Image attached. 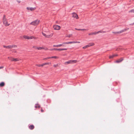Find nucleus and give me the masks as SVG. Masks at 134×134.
<instances>
[{
  "label": "nucleus",
  "instance_id": "nucleus-32",
  "mask_svg": "<svg viewBox=\"0 0 134 134\" xmlns=\"http://www.w3.org/2000/svg\"><path fill=\"white\" fill-rule=\"evenodd\" d=\"M58 66V64L54 65H53V66L54 67H57Z\"/></svg>",
  "mask_w": 134,
  "mask_h": 134
},
{
  "label": "nucleus",
  "instance_id": "nucleus-30",
  "mask_svg": "<svg viewBox=\"0 0 134 134\" xmlns=\"http://www.w3.org/2000/svg\"><path fill=\"white\" fill-rule=\"evenodd\" d=\"M67 49L66 48L60 49V51L66 50Z\"/></svg>",
  "mask_w": 134,
  "mask_h": 134
},
{
  "label": "nucleus",
  "instance_id": "nucleus-2",
  "mask_svg": "<svg viewBox=\"0 0 134 134\" xmlns=\"http://www.w3.org/2000/svg\"><path fill=\"white\" fill-rule=\"evenodd\" d=\"M39 22L40 20H37L31 22L30 23V24L32 25L36 26L38 25L39 24Z\"/></svg>",
  "mask_w": 134,
  "mask_h": 134
},
{
  "label": "nucleus",
  "instance_id": "nucleus-25",
  "mask_svg": "<svg viewBox=\"0 0 134 134\" xmlns=\"http://www.w3.org/2000/svg\"><path fill=\"white\" fill-rule=\"evenodd\" d=\"M129 13H134V9H132L129 11Z\"/></svg>",
  "mask_w": 134,
  "mask_h": 134
},
{
  "label": "nucleus",
  "instance_id": "nucleus-27",
  "mask_svg": "<svg viewBox=\"0 0 134 134\" xmlns=\"http://www.w3.org/2000/svg\"><path fill=\"white\" fill-rule=\"evenodd\" d=\"M114 57V55H110L109 57V58H113Z\"/></svg>",
  "mask_w": 134,
  "mask_h": 134
},
{
  "label": "nucleus",
  "instance_id": "nucleus-38",
  "mask_svg": "<svg viewBox=\"0 0 134 134\" xmlns=\"http://www.w3.org/2000/svg\"><path fill=\"white\" fill-rule=\"evenodd\" d=\"M57 45H54L53 46L54 47H57Z\"/></svg>",
  "mask_w": 134,
  "mask_h": 134
},
{
  "label": "nucleus",
  "instance_id": "nucleus-9",
  "mask_svg": "<svg viewBox=\"0 0 134 134\" xmlns=\"http://www.w3.org/2000/svg\"><path fill=\"white\" fill-rule=\"evenodd\" d=\"M42 35L44 36L45 37H46L47 38H50V37H52L53 36V34H52V35L51 34L49 35H47V36L43 32H42Z\"/></svg>",
  "mask_w": 134,
  "mask_h": 134
},
{
  "label": "nucleus",
  "instance_id": "nucleus-12",
  "mask_svg": "<svg viewBox=\"0 0 134 134\" xmlns=\"http://www.w3.org/2000/svg\"><path fill=\"white\" fill-rule=\"evenodd\" d=\"M71 17H78V15L75 13H73L71 14Z\"/></svg>",
  "mask_w": 134,
  "mask_h": 134
},
{
  "label": "nucleus",
  "instance_id": "nucleus-42",
  "mask_svg": "<svg viewBox=\"0 0 134 134\" xmlns=\"http://www.w3.org/2000/svg\"><path fill=\"white\" fill-rule=\"evenodd\" d=\"M76 19H78V18L79 17H75Z\"/></svg>",
  "mask_w": 134,
  "mask_h": 134
},
{
  "label": "nucleus",
  "instance_id": "nucleus-26",
  "mask_svg": "<svg viewBox=\"0 0 134 134\" xmlns=\"http://www.w3.org/2000/svg\"><path fill=\"white\" fill-rule=\"evenodd\" d=\"M51 59L50 57H48L47 58H44L43 59V60H47L48 59Z\"/></svg>",
  "mask_w": 134,
  "mask_h": 134
},
{
  "label": "nucleus",
  "instance_id": "nucleus-18",
  "mask_svg": "<svg viewBox=\"0 0 134 134\" xmlns=\"http://www.w3.org/2000/svg\"><path fill=\"white\" fill-rule=\"evenodd\" d=\"M37 38L36 37H34V36H29V39H36Z\"/></svg>",
  "mask_w": 134,
  "mask_h": 134
},
{
  "label": "nucleus",
  "instance_id": "nucleus-39",
  "mask_svg": "<svg viewBox=\"0 0 134 134\" xmlns=\"http://www.w3.org/2000/svg\"><path fill=\"white\" fill-rule=\"evenodd\" d=\"M3 68V66H1V67H0V69H2Z\"/></svg>",
  "mask_w": 134,
  "mask_h": 134
},
{
  "label": "nucleus",
  "instance_id": "nucleus-43",
  "mask_svg": "<svg viewBox=\"0 0 134 134\" xmlns=\"http://www.w3.org/2000/svg\"><path fill=\"white\" fill-rule=\"evenodd\" d=\"M3 17H5V15H4L3 16Z\"/></svg>",
  "mask_w": 134,
  "mask_h": 134
},
{
  "label": "nucleus",
  "instance_id": "nucleus-40",
  "mask_svg": "<svg viewBox=\"0 0 134 134\" xmlns=\"http://www.w3.org/2000/svg\"><path fill=\"white\" fill-rule=\"evenodd\" d=\"M113 55H114V57L117 56V55L116 54Z\"/></svg>",
  "mask_w": 134,
  "mask_h": 134
},
{
  "label": "nucleus",
  "instance_id": "nucleus-28",
  "mask_svg": "<svg viewBox=\"0 0 134 134\" xmlns=\"http://www.w3.org/2000/svg\"><path fill=\"white\" fill-rule=\"evenodd\" d=\"M37 47H38L36 46H34L32 47L33 48L35 49H37Z\"/></svg>",
  "mask_w": 134,
  "mask_h": 134
},
{
  "label": "nucleus",
  "instance_id": "nucleus-19",
  "mask_svg": "<svg viewBox=\"0 0 134 134\" xmlns=\"http://www.w3.org/2000/svg\"><path fill=\"white\" fill-rule=\"evenodd\" d=\"M94 45V43H89L88 45L89 46V47L91 46H92Z\"/></svg>",
  "mask_w": 134,
  "mask_h": 134
},
{
  "label": "nucleus",
  "instance_id": "nucleus-21",
  "mask_svg": "<svg viewBox=\"0 0 134 134\" xmlns=\"http://www.w3.org/2000/svg\"><path fill=\"white\" fill-rule=\"evenodd\" d=\"M44 49V48L43 47H37V49L38 50H41V49Z\"/></svg>",
  "mask_w": 134,
  "mask_h": 134
},
{
  "label": "nucleus",
  "instance_id": "nucleus-8",
  "mask_svg": "<svg viewBox=\"0 0 134 134\" xmlns=\"http://www.w3.org/2000/svg\"><path fill=\"white\" fill-rule=\"evenodd\" d=\"M100 32H101L100 31H99L97 32H94L89 33L88 35L89 36L92 35H96L97 34H98Z\"/></svg>",
  "mask_w": 134,
  "mask_h": 134
},
{
  "label": "nucleus",
  "instance_id": "nucleus-14",
  "mask_svg": "<svg viewBox=\"0 0 134 134\" xmlns=\"http://www.w3.org/2000/svg\"><path fill=\"white\" fill-rule=\"evenodd\" d=\"M75 29L76 30H77L79 31H88V29H77L76 28H75Z\"/></svg>",
  "mask_w": 134,
  "mask_h": 134
},
{
  "label": "nucleus",
  "instance_id": "nucleus-15",
  "mask_svg": "<svg viewBox=\"0 0 134 134\" xmlns=\"http://www.w3.org/2000/svg\"><path fill=\"white\" fill-rule=\"evenodd\" d=\"M51 64V63L50 62H48L46 63H44L42 64V66H43L44 65H49Z\"/></svg>",
  "mask_w": 134,
  "mask_h": 134
},
{
  "label": "nucleus",
  "instance_id": "nucleus-1",
  "mask_svg": "<svg viewBox=\"0 0 134 134\" xmlns=\"http://www.w3.org/2000/svg\"><path fill=\"white\" fill-rule=\"evenodd\" d=\"M3 24L5 26H8L10 25V23L9 22L8 20L7 19L6 17H3Z\"/></svg>",
  "mask_w": 134,
  "mask_h": 134
},
{
  "label": "nucleus",
  "instance_id": "nucleus-34",
  "mask_svg": "<svg viewBox=\"0 0 134 134\" xmlns=\"http://www.w3.org/2000/svg\"><path fill=\"white\" fill-rule=\"evenodd\" d=\"M55 50H57V51H60V49L59 48V49H57V48H55Z\"/></svg>",
  "mask_w": 134,
  "mask_h": 134
},
{
  "label": "nucleus",
  "instance_id": "nucleus-24",
  "mask_svg": "<svg viewBox=\"0 0 134 134\" xmlns=\"http://www.w3.org/2000/svg\"><path fill=\"white\" fill-rule=\"evenodd\" d=\"M89 47V46H88V45H87L86 46L83 47V48L84 49H86Z\"/></svg>",
  "mask_w": 134,
  "mask_h": 134
},
{
  "label": "nucleus",
  "instance_id": "nucleus-3",
  "mask_svg": "<svg viewBox=\"0 0 134 134\" xmlns=\"http://www.w3.org/2000/svg\"><path fill=\"white\" fill-rule=\"evenodd\" d=\"M77 61L76 60H70L64 63V64L67 65L70 64H72L76 63Z\"/></svg>",
  "mask_w": 134,
  "mask_h": 134
},
{
  "label": "nucleus",
  "instance_id": "nucleus-36",
  "mask_svg": "<svg viewBox=\"0 0 134 134\" xmlns=\"http://www.w3.org/2000/svg\"><path fill=\"white\" fill-rule=\"evenodd\" d=\"M41 111L42 112H44V110H43V109L42 108L41 109Z\"/></svg>",
  "mask_w": 134,
  "mask_h": 134
},
{
  "label": "nucleus",
  "instance_id": "nucleus-6",
  "mask_svg": "<svg viewBox=\"0 0 134 134\" xmlns=\"http://www.w3.org/2000/svg\"><path fill=\"white\" fill-rule=\"evenodd\" d=\"M54 29L56 30H59L60 29L61 27L58 25H55L53 26Z\"/></svg>",
  "mask_w": 134,
  "mask_h": 134
},
{
  "label": "nucleus",
  "instance_id": "nucleus-23",
  "mask_svg": "<svg viewBox=\"0 0 134 134\" xmlns=\"http://www.w3.org/2000/svg\"><path fill=\"white\" fill-rule=\"evenodd\" d=\"M40 106L39 104H36L35 105V107L36 108H40Z\"/></svg>",
  "mask_w": 134,
  "mask_h": 134
},
{
  "label": "nucleus",
  "instance_id": "nucleus-22",
  "mask_svg": "<svg viewBox=\"0 0 134 134\" xmlns=\"http://www.w3.org/2000/svg\"><path fill=\"white\" fill-rule=\"evenodd\" d=\"M51 58H54L55 59H58L59 58V57L57 56H53L52 57H50Z\"/></svg>",
  "mask_w": 134,
  "mask_h": 134
},
{
  "label": "nucleus",
  "instance_id": "nucleus-11",
  "mask_svg": "<svg viewBox=\"0 0 134 134\" xmlns=\"http://www.w3.org/2000/svg\"><path fill=\"white\" fill-rule=\"evenodd\" d=\"M26 9L28 10H30L31 11H32L33 10H35L36 9V8L34 7V8H32V7H27L26 8Z\"/></svg>",
  "mask_w": 134,
  "mask_h": 134
},
{
  "label": "nucleus",
  "instance_id": "nucleus-10",
  "mask_svg": "<svg viewBox=\"0 0 134 134\" xmlns=\"http://www.w3.org/2000/svg\"><path fill=\"white\" fill-rule=\"evenodd\" d=\"M127 30L126 29H124L120 31H119V32H113V33H115V34H120V33H121L125 31H126Z\"/></svg>",
  "mask_w": 134,
  "mask_h": 134
},
{
  "label": "nucleus",
  "instance_id": "nucleus-7",
  "mask_svg": "<svg viewBox=\"0 0 134 134\" xmlns=\"http://www.w3.org/2000/svg\"><path fill=\"white\" fill-rule=\"evenodd\" d=\"M8 58L9 60H10L14 62H17L19 60V59L18 58H14L12 57H8Z\"/></svg>",
  "mask_w": 134,
  "mask_h": 134
},
{
  "label": "nucleus",
  "instance_id": "nucleus-31",
  "mask_svg": "<svg viewBox=\"0 0 134 134\" xmlns=\"http://www.w3.org/2000/svg\"><path fill=\"white\" fill-rule=\"evenodd\" d=\"M72 36V35H67L66 36V37H70Z\"/></svg>",
  "mask_w": 134,
  "mask_h": 134
},
{
  "label": "nucleus",
  "instance_id": "nucleus-4",
  "mask_svg": "<svg viewBox=\"0 0 134 134\" xmlns=\"http://www.w3.org/2000/svg\"><path fill=\"white\" fill-rule=\"evenodd\" d=\"M4 48H8V49H11L13 48H16L17 47V46L16 45H14L12 46H3Z\"/></svg>",
  "mask_w": 134,
  "mask_h": 134
},
{
  "label": "nucleus",
  "instance_id": "nucleus-13",
  "mask_svg": "<svg viewBox=\"0 0 134 134\" xmlns=\"http://www.w3.org/2000/svg\"><path fill=\"white\" fill-rule=\"evenodd\" d=\"M123 59H124L123 58H121L116 61L115 62L117 63H120L123 60Z\"/></svg>",
  "mask_w": 134,
  "mask_h": 134
},
{
  "label": "nucleus",
  "instance_id": "nucleus-17",
  "mask_svg": "<svg viewBox=\"0 0 134 134\" xmlns=\"http://www.w3.org/2000/svg\"><path fill=\"white\" fill-rule=\"evenodd\" d=\"M23 37L26 39L29 40V36H27L25 35H24L23 36Z\"/></svg>",
  "mask_w": 134,
  "mask_h": 134
},
{
  "label": "nucleus",
  "instance_id": "nucleus-35",
  "mask_svg": "<svg viewBox=\"0 0 134 134\" xmlns=\"http://www.w3.org/2000/svg\"><path fill=\"white\" fill-rule=\"evenodd\" d=\"M37 66H38V67H40V66H42V64H41V65H40V64H39V65H37Z\"/></svg>",
  "mask_w": 134,
  "mask_h": 134
},
{
  "label": "nucleus",
  "instance_id": "nucleus-20",
  "mask_svg": "<svg viewBox=\"0 0 134 134\" xmlns=\"http://www.w3.org/2000/svg\"><path fill=\"white\" fill-rule=\"evenodd\" d=\"M4 85H5V83H4V82H1L0 83V86L3 87L4 86Z\"/></svg>",
  "mask_w": 134,
  "mask_h": 134
},
{
  "label": "nucleus",
  "instance_id": "nucleus-33",
  "mask_svg": "<svg viewBox=\"0 0 134 134\" xmlns=\"http://www.w3.org/2000/svg\"><path fill=\"white\" fill-rule=\"evenodd\" d=\"M55 48H53V49H49V50L50 51H53V50H55Z\"/></svg>",
  "mask_w": 134,
  "mask_h": 134
},
{
  "label": "nucleus",
  "instance_id": "nucleus-16",
  "mask_svg": "<svg viewBox=\"0 0 134 134\" xmlns=\"http://www.w3.org/2000/svg\"><path fill=\"white\" fill-rule=\"evenodd\" d=\"M34 128V126L33 125L30 126H29V128L31 130H33Z\"/></svg>",
  "mask_w": 134,
  "mask_h": 134
},
{
  "label": "nucleus",
  "instance_id": "nucleus-41",
  "mask_svg": "<svg viewBox=\"0 0 134 134\" xmlns=\"http://www.w3.org/2000/svg\"><path fill=\"white\" fill-rule=\"evenodd\" d=\"M44 49H46V50H47L48 49V48H46V49H44Z\"/></svg>",
  "mask_w": 134,
  "mask_h": 134
},
{
  "label": "nucleus",
  "instance_id": "nucleus-29",
  "mask_svg": "<svg viewBox=\"0 0 134 134\" xmlns=\"http://www.w3.org/2000/svg\"><path fill=\"white\" fill-rule=\"evenodd\" d=\"M62 46H64L63 45H62V44H60L57 45V47H60Z\"/></svg>",
  "mask_w": 134,
  "mask_h": 134
},
{
  "label": "nucleus",
  "instance_id": "nucleus-37",
  "mask_svg": "<svg viewBox=\"0 0 134 134\" xmlns=\"http://www.w3.org/2000/svg\"><path fill=\"white\" fill-rule=\"evenodd\" d=\"M17 1L18 3H20V1Z\"/></svg>",
  "mask_w": 134,
  "mask_h": 134
},
{
  "label": "nucleus",
  "instance_id": "nucleus-5",
  "mask_svg": "<svg viewBox=\"0 0 134 134\" xmlns=\"http://www.w3.org/2000/svg\"><path fill=\"white\" fill-rule=\"evenodd\" d=\"M80 42L79 41H71L69 42H64L63 44H69L74 43H79Z\"/></svg>",
  "mask_w": 134,
  "mask_h": 134
}]
</instances>
